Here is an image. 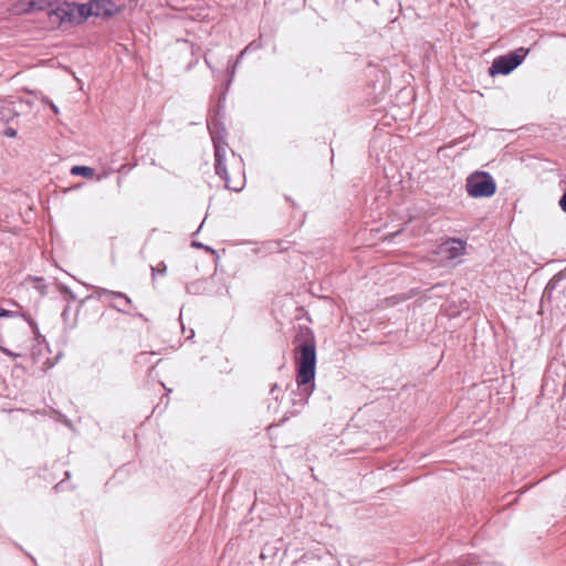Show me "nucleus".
<instances>
[{"mask_svg":"<svg viewBox=\"0 0 566 566\" xmlns=\"http://www.w3.org/2000/svg\"><path fill=\"white\" fill-rule=\"evenodd\" d=\"M67 316V310H64V312L62 313V317L65 319Z\"/></svg>","mask_w":566,"mask_h":566,"instance_id":"cd10ccee","label":"nucleus"},{"mask_svg":"<svg viewBox=\"0 0 566 566\" xmlns=\"http://www.w3.org/2000/svg\"><path fill=\"white\" fill-rule=\"evenodd\" d=\"M4 135L8 136V137H14L17 135V130L11 128V127H8L4 130Z\"/></svg>","mask_w":566,"mask_h":566,"instance_id":"6ab92c4d","label":"nucleus"},{"mask_svg":"<svg viewBox=\"0 0 566 566\" xmlns=\"http://www.w3.org/2000/svg\"><path fill=\"white\" fill-rule=\"evenodd\" d=\"M530 49L518 48L504 55L495 57L489 69V74L494 75H507L520 66L525 57L527 56Z\"/></svg>","mask_w":566,"mask_h":566,"instance_id":"39448f33","label":"nucleus"},{"mask_svg":"<svg viewBox=\"0 0 566 566\" xmlns=\"http://www.w3.org/2000/svg\"><path fill=\"white\" fill-rule=\"evenodd\" d=\"M235 69H237V63H233V65L228 69V73L230 75V81L232 80V77H233V75L235 73Z\"/></svg>","mask_w":566,"mask_h":566,"instance_id":"412c9836","label":"nucleus"},{"mask_svg":"<svg viewBox=\"0 0 566 566\" xmlns=\"http://www.w3.org/2000/svg\"><path fill=\"white\" fill-rule=\"evenodd\" d=\"M36 282H38L36 289L40 291V293L42 295H44L45 294V287H46L45 284H44V280L39 277V279H36Z\"/></svg>","mask_w":566,"mask_h":566,"instance_id":"dca6fc26","label":"nucleus"},{"mask_svg":"<svg viewBox=\"0 0 566 566\" xmlns=\"http://www.w3.org/2000/svg\"><path fill=\"white\" fill-rule=\"evenodd\" d=\"M63 291H64V292H66V293H69V294H70V296H71V298H73V300L75 298L74 294H73V293H72L67 287H65V286H64V287H63Z\"/></svg>","mask_w":566,"mask_h":566,"instance_id":"393cba45","label":"nucleus"},{"mask_svg":"<svg viewBox=\"0 0 566 566\" xmlns=\"http://www.w3.org/2000/svg\"><path fill=\"white\" fill-rule=\"evenodd\" d=\"M242 57H240V55L238 56V59L235 60L234 63H237V66L239 65L240 61H241Z\"/></svg>","mask_w":566,"mask_h":566,"instance_id":"c85d7f7f","label":"nucleus"},{"mask_svg":"<svg viewBox=\"0 0 566 566\" xmlns=\"http://www.w3.org/2000/svg\"><path fill=\"white\" fill-rule=\"evenodd\" d=\"M50 106H51L52 111H53L55 114H57V113H59L57 107H56L52 102L50 103Z\"/></svg>","mask_w":566,"mask_h":566,"instance_id":"a878e982","label":"nucleus"},{"mask_svg":"<svg viewBox=\"0 0 566 566\" xmlns=\"http://www.w3.org/2000/svg\"><path fill=\"white\" fill-rule=\"evenodd\" d=\"M276 388H277V385H274V386L272 387V389H271V394H273V392L276 390Z\"/></svg>","mask_w":566,"mask_h":566,"instance_id":"c756f323","label":"nucleus"},{"mask_svg":"<svg viewBox=\"0 0 566 566\" xmlns=\"http://www.w3.org/2000/svg\"><path fill=\"white\" fill-rule=\"evenodd\" d=\"M2 353H4L6 355L10 356V357H18L19 355L7 349V348H1Z\"/></svg>","mask_w":566,"mask_h":566,"instance_id":"5701e85b","label":"nucleus"},{"mask_svg":"<svg viewBox=\"0 0 566 566\" xmlns=\"http://www.w3.org/2000/svg\"><path fill=\"white\" fill-rule=\"evenodd\" d=\"M21 12L29 14L36 11L35 0H21L20 1Z\"/></svg>","mask_w":566,"mask_h":566,"instance_id":"ddd939ff","label":"nucleus"},{"mask_svg":"<svg viewBox=\"0 0 566 566\" xmlns=\"http://www.w3.org/2000/svg\"><path fill=\"white\" fill-rule=\"evenodd\" d=\"M71 174L73 176L91 177L93 175V169L87 166H74L71 169Z\"/></svg>","mask_w":566,"mask_h":566,"instance_id":"f8f14e48","label":"nucleus"},{"mask_svg":"<svg viewBox=\"0 0 566 566\" xmlns=\"http://www.w3.org/2000/svg\"><path fill=\"white\" fill-rule=\"evenodd\" d=\"M151 271H153V276H155V272L157 271L159 274L164 275L167 271V268H166V264L164 262H161L157 269H155L154 266H151Z\"/></svg>","mask_w":566,"mask_h":566,"instance_id":"4468645a","label":"nucleus"},{"mask_svg":"<svg viewBox=\"0 0 566 566\" xmlns=\"http://www.w3.org/2000/svg\"><path fill=\"white\" fill-rule=\"evenodd\" d=\"M111 307H113V308H115L116 311H118V312H120V313H124V314H128V313H129V311H128L127 308H125V307H118V306H116V305H114V304H112V305H111Z\"/></svg>","mask_w":566,"mask_h":566,"instance_id":"4be33fe9","label":"nucleus"},{"mask_svg":"<svg viewBox=\"0 0 566 566\" xmlns=\"http://www.w3.org/2000/svg\"><path fill=\"white\" fill-rule=\"evenodd\" d=\"M18 316L23 317L29 323V325L31 326V328L34 333L38 331V325L30 317H28L25 314L21 313L20 311H9V310H4V308L0 310V317L8 318V317H18Z\"/></svg>","mask_w":566,"mask_h":566,"instance_id":"1a4fd4ad","label":"nucleus"},{"mask_svg":"<svg viewBox=\"0 0 566 566\" xmlns=\"http://www.w3.org/2000/svg\"><path fill=\"white\" fill-rule=\"evenodd\" d=\"M192 245L197 247V248H203L206 249L207 251H211L212 253H214V250L211 249L210 247H206L203 245L201 242H193Z\"/></svg>","mask_w":566,"mask_h":566,"instance_id":"aec40b11","label":"nucleus"},{"mask_svg":"<svg viewBox=\"0 0 566 566\" xmlns=\"http://www.w3.org/2000/svg\"><path fill=\"white\" fill-rule=\"evenodd\" d=\"M259 46H260V45H259L255 41L251 42L250 44H248V45L243 49V51H241V53H240V57H243V55H244L248 51H250V50H252V49H258Z\"/></svg>","mask_w":566,"mask_h":566,"instance_id":"2eb2a0df","label":"nucleus"},{"mask_svg":"<svg viewBox=\"0 0 566 566\" xmlns=\"http://www.w3.org/2000/svg\"><path fill=\"white\" fill-rule=\"evenodd\" d=\"M205 63L207 64V66H208L209 69H211V70H212V66H211V64H210V62H209V60H208L207 57H205Z\"/></svg>","mask_w":566,"mask_h":566,"instance_id":"bb28decb","label":"nucleus"},{"mask_svg":"<svg viewBox=\"0 0 566 566\" xmlns=\"http://www.w3.org/2000/svg\"><path fill=\"white\" fill-rule=\"evenodd\" d=\"M296 350V384L301 396L307 400L314 390L316 370V346L314 340H306L295 347Z\"/></svg>","mask_w":566,"mask_h":566,"instance_id":"f257e3e1","label":"nucleus"},{"mask_svg":"<svg viewBox=\"0 0 566 566\" xmlns=\"http://www.w3.org/2000/svg\"><path fill=\"white\" fill-rule=\"evenodd\" d=\"M212 142L214 147V169L216 174L224 180V186L229 190L241 191L244 187V181L241 180L237 184H232L228 174V169L226 167V147L221 145L220 138L216 137L214 133H212Z\"/></svg>","mask_w":566,"mask_h":566,"instance_id":"423d86ee","label":"nucleus"},{"mask_svg":"<svg viewBox=\"0 0 566 566\" xmlns=\"http://www.w3.org/2000/svg\"><path fill=\"white\" fill-rule=\"evenodd\" d=\"M74 2L65 0H35L36 11H46L48 20L52 29H60L70 24V20L63 12L70 11Z\"/></svg>","mask_w":566,"mask_h":566,"instance_id":"7ed1b4c3","label":"nucleus"},{"mask_svg":"<svg viewBox=\"0 0 566 566\" xmlns=\"http://www.w3.org/2000/svg\"><path fill=\"white\" fill-rule=\"evenodd\" d=\"M119 12L118 6L112 0H91L85 3L74 2L70 11L63 12L70 20V25H78L90 17L111 18Z\"/></svg>","mask_w":566,"mask_h":566,"instance_id":"f03ea898","label":"nucleus"},{"mask_svg":"<svg viewBox=\"0 0 566 566\" xmlns=\"http://www.w3.org/2000/svg\"><path fill=\"white\" fill-rule=\"evenodd\" d=\"M554 287V283H553V280H551L545 289V293L548 292V290L553 289Z\"/></svg>","mask_w":566,"mask_h":566,"instance_id":"b1692460","label":"nucleus"},{"mask_svg":"<svg viewBox=\"0 0 566 566\" xmlns=\"http://www.w3.org/2000/svg\"><path fill=\"white\" fill-rule=\"evenodd\" d=\"M559 206L562 210L566 213V191L563 193V196L559 199Z\"/></svg>","mask_w":566,"mask_h":566,"instance_id":"f3484780","label":"nucleus"},{"mask_svg":"<svg viewBox=\"0 0 566 566\" xmlns=\"http://www.w3.org/2000/svg\"><path fill=\"white\" fill-rule=\"evenodd\" d=\"M208 128L210 132V135L212 136V133H214L216 137L220 138L221 145L224 147L227 146V143L224 140L226 135V128L220 124L218 120L208 122Z\"/></svg>","mask_w":566,"mask_h":566,"instance_id":"9d476101","label":"nucleus"},{"mask_svg":"<svg viewBox=\"0 0 566 566\" xmlns=\"http://www.w3.org/2000/svg\"><path fill=\"white\" fill-rule=\"evenodd\" d=\"M209 280H197L186 286V292L192 295H200L208 292Z\"/></svg>","mask_w":566,"mask_h":566,"instance_id":"6e6552de","label":"nucleus"},{"mask_svg":"<svg viewBox=\"0 0 566 566\" xmlns=\"http://www.w3.org/2000/svg\"><path fill=\"white\" fill-rule=\"evenodd\" d=\"M465 190L472 198H489L496 191V184L486 171H475L467 178Z\"/></svg>","mask_w":566,"mask_h":566,"instance_id":"20e7f679","label":"nucleus"},{"mask_svg":"<svg viewBox=\"0 0 566 566\" xmlns=\"http://www.w3.org/2000/svg\"><path fill=\"white\" fill-rule=\"evenodd\" d=\"M96 294L98 295V297H101L103 295H109V296H113V297H119V298H123L125 301L126 305H129V306L132 305L130 297H128L126 294H124L122 292H115V291H111V290H107V289L97 287L96 289Z\"/></svg>","mask_w":566,"mask_h":566,"instance_id":"9b49d317","label":"nucleus"},{"mask_svg":"<svg viewBox=\"0 0 566 566\" xmlns=\"http://www.w3.org/2000/svg\"><path fill=\"white\" fill-rule=\"evenodd\" d=\"M467 242L462 239L449 238L437 248V254L443 260H454L465 252Z\"/></svg>","mask_w":566,"mask_h":566,"instance_id":"0eeeda50","label":"nucleus"},{"mask_svg":"<svg viewBox=\"0 0 566 566\" xmlns=\"http://www.w3.org/2000/svg\"><path fill=\"white\" fill-rule=\"evenodd\" d=\"M148 358V354L147 353H140L138 356H137V359L136 361L142 364V363H145L146 359Z\"/></svg>","mask_w":566,"mask_h":566,"instance_id":"a211bd4d","label":"nucleus"}]
</instances>
